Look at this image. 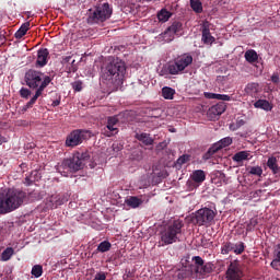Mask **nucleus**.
<instances>
[{"instance_id":"nucleus-37","label":"nucleus","mask_w":280,"mask_h":280,"mask_svg":"<svg viewBox=\"0 0 280 280\" xmlns=\"http://www.w3.org/2000/svg\"><path fill=\"white\" fill-rule=\"evenodd\" d=\"M12 255H14V248L7 247L1 254L2 261H10V259H12Z\"/></svg>"},{"instance_id":"nucleus-24","label":"nucleus","mask_w":280,"mask_h":280,"mask_svg":"<svg viewBox=\"0 0 280 280\" xmlns=\"http://www.w3.org/2000/svg\"><path fill=\"white\" fill-rule=\"evenodd\" d=\"M126 205L131 207V209H137L143 205V200H141L139 197L131 196L126 199Z\"/></svg>"},{"instance_id":"nucleus-28","label":"nucleus","mask_w":280,"mask_h":280,"mask_svg":"<svg viewBox=\"0 0 280 280\" xmlns=\"http://www.w3.org/2000/svg\"><path fill=\"white\" fill-rule=\"evenodd\" d=\"M235 244L231 242H225L221 246V255H229V253H234Z\"/></svg>"},{"instance_id":"nucleus-5","label":"nucleus","mask_w":280,"mask_h":280,"mask_svg":"<svg viewBox=\"0 0 280 280\" xmlns=\"http://www.w3.org/2000/svg\"><path fill=\"white\" fill-rule=\"evenodd\" d=\"M110 16H113V8H110L108 2H105L103 4L96 5L94 10L90 9L88 23L89 25H100V23H105V21H108Z\"/></svg>"},{"instance_id":"nucleus-35","label":"nucleus","mask_w":280,"mask_h":280,"mask_svg":"<svg viewBox=\"0 0 280 280\" xmlns=\"http://www.w3.org/2000/svg\"><path fill=\"white\" fill-rule=\"evenodd\" d=\"M110 248H113V244H110V242H108V241H103L98 244L97 252L98 253H108V250H110Z\"/></svg>"},{"instance_id":"nucleus-22","label":"nucleus","mask_w":280,"mask_h":280,"mask_svg":"<svg viewBox=\"0 0 280 280\" xmlns=\"http://www.w3.org/2000/svg\"><path fill=\"white\" fill-rule=\"evenodd\" d=\"M191 179L194 183H198L200 185V183H205V180H207V174H205V171L202 170H197L192 172Z\"/></svg>"},{"instance_id":"nucleus-48","label":"nucleus","mask_w":280,"mask_h":280,"mask_svg":"<svg viewBox=\"0 0 280 280\" xmlns=\"http://www.w3.org/2000/svg\"><path fill=\"white\" fill-rule=\"evenodd\" d=\"M93 280H106V273L104 271H101L95 275Z\"/></svg>"},{"instance_id":"nucleus-45","label":"nucleus","mask_w":280,"mask_h":280,"mask_svg":"<svg viewBox=\"0 0 280 280\" xmlns=\"http://www.w3.org/2000/svg\"><path fill=\"white\" fill-rule=\"evenodd\" d=\"M72 89H74V91L77 92L82 91V81H75L74 83H72Z\"/></svg>"},{"instance_id":"nucleus-3","label":"nucleus","mask_w":280,"mask_h":280,"mask_svg":"<svg viewBox=\"0 0 280 280\" xmlns=\"http://www.w3.org/2000/svg\"><path fill=\"white\" fill-rule=\"evenodd\" d=\"M126 77V62L119 58L110 61L105 69L103 74L104 80L110 82L114 86L118 88L124 84V78Z\"/></svg>"},{"instance_id":"nucleus-20","label":"nucleus","mask_w":280,"mask_h":280,"mask_svg":"<svg viewBox=\"0 0 280 280\" xmlns=\"http://www.w3.org/2000/svg\"><path fill=\"white\" fill-rule=\"evenodd\" d=\"M192 276H194V266L192 265L190 267H185L177 271V279H179V280L189 279V277H192Z\"/></svg>"},{"instance_id":"nucleus-54","label":"nucleus","mask_w":280,"mask_h":280,"mask_svg":"<svg viewBox=\"0 0 280 280\" xmlns=\"http://www.w3.org/2000/svg\"><path fill=\"white\" fill-rule=\"evenodd\" d=\"M63 62H71V56L63 58Z\"/></svg>"},{"instance_id":"nucleus-34","label":"nucleus","mask_w":280,"mask_h":280,"mask_svg":"<svg viewBox=\"0 0 280 280\" xmlns=\"http://www.w3.org/2000/svg\"><path fill=\"white\" fill-rule=\"evenodd\" d=\"M247 172L252 176H259V177H261L262 174H264V168H261V166H248L247 167Z\"/></svg>"},{"instance_id":"nucleus-38","label":"nucleus","mask_w":280,"mask_h":280,"mask_svg":"<svg viewBox=\"0 0 280 280\" xmlns=\"http://www.w3.org/2000/svg\"><path fill=\"white\" fill-rule=\"evenodd\" d=\"M31 275H33L35 279H40V277H43V266L40 265L33 266Z\"/></svg>"},{"instance_id":"nucleus-10","label":"nucleus","mask_w":280,"mask_h":280,"mask_svg":"<svg viewBox=\"0 0 280 280\" xmlns=\"http://www.w3.org/2000/svg\"><path fill=\"white\" fill-rule=\"evenodd\" d=\"M86 139H91V131L84 129L73 130L67 136L66 147L75 148L86 141Z\"/></svg>"},{"instance_id":"nucleus-7","label":"nucleus","mask_w":280,"mask_h":280,"mask_svg":"<svg viewBox=\"0 0 280 280\" xmlns=\"http://www.w3.org/2000/svg\"><path fill=\"white\" fill-rule=\"evenodd\" d=\"M89 159H91L89 152L75 153L72 158L63 160L60 167L70 172H80V170H84Z\"/></svg>"},{"instance_id":"nucleus-2","label":"nucleus","mask_w":280,"mask_h":280,"mask_svg":"<svg viewBox=\"0 0 280 280\" xmlns=\"http://www.w3.org/2000/svg\"><path fill=\"white\" fill-rule=\"evenodd\" d=\"M36 192H27L20 189H9L4 196L0 197V215L16 211L27 198H34Z\"/></svg>"},{"instance_id":"nucleus-42","label":"nucleus","mask_w":280,"mask_h":280,"mask_svg":"<svg viewBox=\"0 0 280 280\" xmlns=\"http://www.w3.org/2000/svg\"><path fill=\"white\" fill-rule=\"evenodd\" d=\"M257 224H259V221H257V219H250L249 223L246 226V231H253L255 226H257Z\"/></svg>"},{"instance_id":"nucleus-41","label":"nucleus","mask_w":280,"mask_h":280,"mask_svg":"<svg viewBox=\"0 0 280 280\" xmlns=\"http://www.w3.org/2000/svg\"><path fill=\"white\" fill-rule=\"evenodd\" d=\"M20 95L21 97H23L24 100H28L30 98V95H32V91H30V89L27 88H22L20 90Z\"/></svg>"},{"instance_id":"nucleus-14","label":"nucleus","mask_w":280,"mask_h":280,"mask_svg":"<svg viewBox=\"0 0 280 280\" xmlns=\"http://www.w3.org/2000/svg\"><path fill=\"white\" fill-rule=\"evenodd\" d=\"M201 42L203 45H212L215 43V37L211 35V23L207 20L201 23Z\"/></svg>"},{"instance_id":"nucleus-39","label":"nucleus","mask_w":280,"mask_h":280,"mask_svg":"<svg viewBox=\"0 0 280 280\" xmlns=\"http://www.w3.org/2000/svg\"><path fill=\"white\" fill-rule=\"evenodd\" d=\"M189 161H191V155L189 154H183L180 155L177 161H176V165H178L179 167H182V165H185V163H189Z\"/></svg>"},{"instance_id":"nucleus-18","label":"nucleus","mask_w":280,"mask_h":280,"mask_svg":"<svg viewBox=\"0 0 280 280\" xmlns=\"http://www.w3.org/2000/svg\"><path fill=\"white\" fill-rule=\"evenodd\" d=\"M49 202L51 203L52 209H58V207L67 202V197L61 195H55L50 197Z\"/></svg>"},{"instance_id":"nucleus-43","label":"nucleus","mask_w":280,"mask_h":280,"mask_svg":"<svg viewBox=\"0 0 280 280\" xmlns=\"http://www.w3.org/2000/svg\"><path fill=\"white\" fill-rule=\"evenodd\" d=\"M34 174L36 176L38 174V172L34 171L31 173L30 177H25V185L30 186L34 183V179H32V178H34Z\"/></svg>"},{"instance_id":"nucleus-1","label":"nucleus","mask_w":280,"mask_h":280,"mask_svg":"<svg viewBox=\"0 0 280 280\" xmlns=\"http://www.w3.org/2000/svg\"><path fill=\"white\" fill-rule=\"evenodd\" d=\"M26 86L36 90L35 95L26 104V108H32L36 101L43 95V92L51 84V78L36 70H28L25 73Z\"/></svg>"},{"instance_id":"nucleus-9","label":"nucleus","mask_w":280,"mask_h":280,"mask_svg":"<svg viewBox=\"0 0 280 280\" xmlns=\"http://www.w3.org/2000/svg\"><path fill=\"white\" fill-rule=\"evenodd\" d=\"M192 261L195 262L194 272L197 279H207L208 276L215 270V265L213 262H206L200 256H194Z\"/></svg>"},{"instance_id":"nucleus-12","label":"nucleus","mask_w":280,"mask_h":280,"mask_svg":"<svg viewBox=\"0 0 280 280\" xmlns=\"http://www.w3.org/2000/svg\"><path fill=\"white\" fill-rule=\"evenodd\" d=\"M180 32H183V23L175 21L162 33V36L166 39V43H172L174 36L182 35Z\"/></svg>"},{"instance_id":"nucleus-27","label":"nucleus","mask_w":280,"mask_h":280,"mask_svg":"<svg viewBox=\"0 0 280 280\" xmlns=\"http://www.w3.org/2000/svg\"><path fill=\"white\" fill-rule=\"evenodd\" d=\"M247 95H257L259 93V83H248L245 88Z\"/></svg>"},{"instance_id":"nucleus-25","label":"nucleus","mask_w":280,"mask_h":280,"mask_svg":"<svg viewBox=\"0 0 280 280\" xmlns=\"http://www.w3.org/2000/svg\"><path fill=\"white\" fill-rule=\"evenodd\" d=\"M158 19L160 23H167L172 19V12L167 11V9H162L158 13Z\"/></svg>"},{"instance_id":"nucleus-36","label":"nucleus","mask_w":280,"mask_h":280,"mask_svg":"<svg viewBox=\"0 0 280 280\" xmlns=\"http://www.w3.org/2000/svg\"><path fill=\"white\" fill-rule=\"evenodd\" d=\"M233 143V138L225 137L221 139L219 142L215 143V145L219 148V150H222V148H229Z\"/></svg>"},{"instance_id":"nucleus-21","label":"nucleus","mask_w":280,"mask_h":280,"mask_svg":"<svg viewBox=\"0 0 280 280\" xmlns=\"http://www.w3.org/2000/svg\"><path fill=\"white\" fill-rule=\"evenodd\" d=\"M267 167H269L272 174H279L280 165L276 156H270L267 161Z\"/></svg>"},{"instance_id":"nucleus-26","label":"nucleus","mask_w":280,"mask_h":280,"mask_svg":"<svg viewBox=\"0 0 280 280\" xmlns=\"http://www.w3.org/2000/svg\"><path fill=\"white\" fill-rule=\"evenodd\" d=\"M174 95H176V90H174L173 88H162V97H164V100H174Z\"/></svg>"},{"instance_id":"nucleus-50","label":"nucleus","mask_w":280,"mask_h":280,"mask_svg":"<svg viewBox=\"0 0 280 280\" xmlns=\"http://www.w3.org/2000/svg\"><path fill=\"white\" fill-rule=\"evenodd\" d=\"M130 277H132V272L128 271L126 275L122 276V279L128 280L130 279Z\"/></svg>"},{"instance_id":"nucleus-52","label":"nucleus","mask_w":280,"mask_h":280,"mask_svg":"<svg viewBox=\"0 0 280 280\" xmlns=\"http://www.w3.org/2000/svg\"><path fill=\"white\" fill-rule=\"evenodd\" d=\"M113 150L115 151L116 150V152H119V150H121V147H119V144H113Z\"/></svg>"},{"instance_id":"nucleus-49","label":"nucleus","mask_w":280,"mask_h":280,"mask_svg":"<svg viewBox=\"0 0 280 280\" xmlns=\"http://www.w3.org/2000/svg\"><path fill=\"white\" fill-rule=\"evenodd\" d=\"M271 82H272L273 84H279V82H280L279 73H273V74L271 75Z\"/></svg>"},{"instance_id":"nucleus-53","label":"nucleus","mask_w":280,"mask_h":280,"mask_svg":"<svg viewBox=\"0 0 280 280\" xmlns=\"http://www.w3.org/2000/svg\"><path fill=\"white\" fill-rule=\"evenodd\" d=\"M7 142H8V140L4 137L0 136V145L2 143H7Z\"/></svg>"},{"instance_id":"nucleus-6","label":"nucleus","mask_w":280,"mask_h":280,"mask_svg":"<svg viewBox=\"0 0 280 280\" xmlns=\"http://www.w3.org/2000/svg\"><path fill=\"white\" fill-rule=\"evenodd\" d=\"M194 62V57L189 54H184L175 58L173 61H171L167 65V72L170 75H180L187 69V67H190Z\"/></svg>"},{"instance_id":"nucleus-51","label":"nucleus","mask_w":280,"mask_h":280,"mask_svg":"<svg viewBox=\"0 0 280 280\" xmlns=\"http://www.w3.org/2000/svg\"><path fill=\"white\" fill-rule=\"evenodd\" d=\"M51 106H54V107L60 106V100L52 101Z\"/></svg>"},{"instance_id":"nucleus-57","label":"nucleus","mask_w":280,"mask_h":280,"mask_svg":"<svg viewBox=\"0 0 280 280\" xmlns=\"http://www.w3.org/2000/svg\"><path fill=\"white\" fill-rule=\"evenodd\" d=\"M276 280H280L279 278H276Z\"/></svg>"},{"instance_id":"nucleus-17","label":"nucleus","mask_w":280,"mask_h":280,"mask_svg":"<svg viewBox=\"0 0 280 280\" xmlns=\"http://www.w3.org/2000/svg\"><path fill=\"white\" fill-rule=\"evenodd\" d=\"M136 139L143 143V145H154V139L150 137V133H136Z\"/></svg>"},{"instance_id":"nucleus-23","label":"nucleus","mask_w":280,"mask_h":280,"mask_svg":"<svg viewBox=\"0 0 280 280\" xmlns=\"http://www.w3.org/2000/svg\"><path fill=\"white\" fill-rule=\"evenodd\" d=\"M255 108H260L261 110H266L267 113L272 110V104L266 100H258L254 103Z\"/></svg>"},{"instance_id":"nucleus-8","label":"nucleus","mask_w":280,"mask_h":280,"mask_svg":"<svg viewBox=\"0 0 280 280\" xmlns=\"http://www.w3.org/2000/svg\"><path fill=\"white\" fill-rule=\"evenodd\" d=\"M215 215H218V212L213 209L207 207L201 208L192 213L191 222L197 226H211L213 220H215Z\"/></svg>"},{"instance_id":"nucleus-31","label":"nucleus","mask_w":280,"mask_h":280,"mask_svg":"<svg viewBox=\"0 0 280 280\" xmlns=\"http://www.w3.org/2000/svg\"><path fill=\"white\" fill-rule=\"evenodd\" d=\"M215 152H220V147L215 145V143L209 148V150L203 154L202 159L203 161H209Z\"/></svg>"},{"instance_id":"nucleus-15","label":"nucleus","mask_w":280,"mask_h":280,"mask_svg":"<svg viewBox=\"0 0 280 280\" xmlns=\"http://www.w3.org/2000/svg\"><path fill=\"white\" fill-rule=\"evenodd\" d=\"M270 266L273 270H278L280 272V243L273 247L272 252V261Z\"/></svg>"},{"instance_id":"nucleus-56","label":"nucleus","mask_w":280,"mask_h":280,"mask_svg":"<svg viewBox=\"0 0 280 280\" xmlns=\"http://www.w3.org/2000/svg\"><path fill=\"white\" fill-rule=\"evenodd\" d=\"M71 71L75 72V69L73 68Z\"/></svg>"},{"instance_id":"nucleus-16","label":"nucleus","mask_w":280,"mask_h":280,"mask_svg":"<svg viewBox=\"0 0 280 280\" xmlns=\"http://www.w3.org/2000/svg\"><path fill=\"white\" fill-rule=\"evenodd\" d=\"M49 58V49L47 48H40L37 51V60L36 66L37 67H45L47 65V59Z\"/></svg>"},{"instance_id":"nucleus-29","label":"nucleus","mask_w":280,"mask_h":280,"mask_svg":"<svg viewBox=\"0 0 280 280\" xmlns=\"http://www.w3.org/2000/svg\"><path fill=\"white\" fill-rule=\"evenodd\" d=\"M27 32H30V22L21 25V27L15 32V38H23Z\"/></svg>"},{"instance_id":"nucleus-44","label":"nucleus","mask_w":280,"mask_h":280,"mask_svg":"<svg viewBox=\"0 0 280 280\" xmlns=\"http://www.w3.org/2000/svg\"><path fill=\"white\" fill-rule=\"evenodd\" d=\"M217 100H220L221 102H231V96L226 94H217Z\"/></svg>"},{"instance_id":"nucleus-55","label":"nucleus","mask_w":280,"mask_h":280,"mask_svg":"<svg viewBox=\"0 0 280 280\" xmlns=\"http://www.w3.org/2000/svg\"><path fill=\"white\" fill-rule=\"evenodd\" d=\"M75 63V59H73L72 61H71V65H74Z\"/></svg>"},{"instance_id":"nucleus-46","label":"nucleus","mask_w":280,"mask_h":280,"mask_svg":"<svg viewBox=\"0 0 280 280\" xmlns=\"http://www.w3.org/2000/svg\"><path fill=\"white\" fill-rule=\"evenodd\" d=\"M205 97L207 100H218V94L211 92H205Z\"/></svg>"},{"instance_id":"nucleus-33","label":"nucleus","mask_w":280,"mask_h":280,"mask_svg":"<svg viewBox=\"0 0 280 280\" xmlns=\"http://www.w3.org/2000/svg\"><path fill=\"white\" fill-rule=\"evenodd\" d=\"M258 59H259V56L257 55V51H255V50H247L245 52V60L247 62H257Z\"/></svg>"},{"instance_id":"nucleus-30","label":"nucleus","mask_w":280,"mask_h":280,"mask_svg":"<svg viewBox=\"0 0 280 280\" xmlns=\"http://www.w3.org/2000/svg\"><path fill=\"white\" fill-rule=\"evenodd\" d=\"M248 156H250L248 151H241L234 154L233 161L236 163H242V161H248Z\"/></svg>"},{"instance_id":"nucleus-19","label":"nucleus","mask_w":280,"mask_h":280,"mask_svg":"<svg viewBox=\"0 0 280 280\" xmlns=\"http://www.w3.org/2000/svg\"><path fill=\"white\" fill-rule=\"evenodd\" d=\"M226 110V103L220 102L217 105H213L210 109L209 113L210 115L214 116H220Z\"/></svg>"},{"instance_id":"nucleus-4","label":"nucleus","mask_w":280,"mask_h":280,"mask_svg":"<svg viewBox=\"0 0 280 280\" xmlns=\"http://www.w3.org/2000/svg\"><path fill=\"white\" fill-rule=\"evenodd\" d=\"M185 224L182 220H175L170 225L165 226L161 232L162 246H170V244H176L180 242V235L183 234V228Z\"/></svg>"},{"instance_id":"nucleus-11","label":"nucleus","mask_w":280,"mask_h":280,"mask_svg":"<svg viewBox=\"0 0 280 280\" xmlns=\"http://www.w3.org/2000/svg\"><path fill=\"white\" fill-rule=\"evenodd\" d=\"M225 280H244V269L240 260H233L226 268Z\"/></svg>"},{"instance_id":"nucleus-13","label":"nucleus","mask_w":280,"mask_h":280,"mask_svg":"<svg viewBox=\"0 0 280 280\" xmlns=\"http://www.w3.org/2000/svg\"><path fill=\"white\" fill-rule=\"evenodd\" d=\"M118 124H119V119L117 118V116H109L107 118L106 127L102 129V133L105 137H115V135L119 132V129L117 128Z\"/></svg>"},{"instance_id":"nucleus-47","label":"nucleus","mask_w":280,"mask_h":280,"mask_svg":"<svg viewBox=\"0 0 280 280\" xmlns=\"http://www.w3.org/2000/svg\"><path fill=\"white\" fill-rule=\"evenodd\" d=\"M245 125H246V120L238 119V120H236L235 128H233L232 130H237V129L242 128V126H245Z\"/></svg>"},{"instance_id":"nucleus-40","label":"nucleus","mask_w":280,"mask_h":280,"mask_svg":"<svg viewBox=\"0 0 280 280\" xmlns=\"http://www.w3.org/2000/svg\"><path fill=\"white\" fill-rule=\"evenodd\" d=\"M245 249H246V245H244V242L234 244V254L235 255H242V253H244Z\"/></svg>"},{"instance_id":"nucleus-32","label":"nucleus","mask_w":280,"mask_h":280,"mask_svg":"<svg viewBox=\"0 0 280 280\" xmlns=\"http://www.w3.org/2000/svg\"><path fill=\"white\" fill-rule=\"evenodd\" d=\"M190 8L196 14H202V2L200 0H190Z\"/></svg>"}]
</instances>
